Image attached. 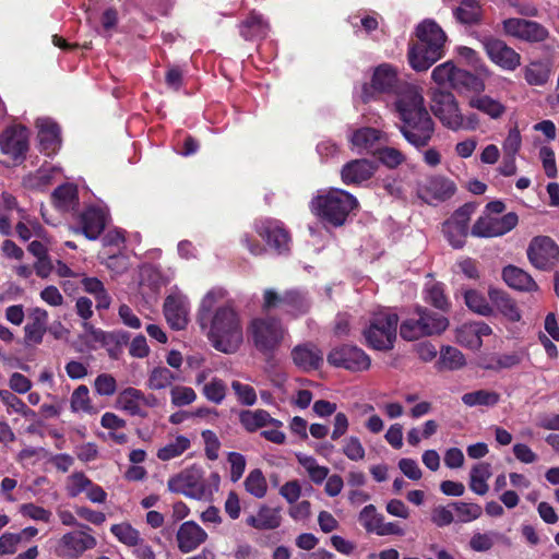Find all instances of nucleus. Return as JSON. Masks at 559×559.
Masks as SVG:
<instances>
[{
    "label": "nucleus",
    "mask_w": 559,
    "mask_h": 559,
    "mask_svg": "<svg viewBox=\"0 0 559 559\" xmlns=\"http://www.w3.org/2000/svg\"><path fill=\"white\" fill-rule=\"evenodd\" d=\"M223 298V290H210L200 304L198 322L202 329L209 328L207 338L216 350L234 354L243 341L242 324L240 314L231 304L214 309L215 304Z\"/></svg>",
    "instance_id": "f257e3e1"
},
{
    "label": "nucleus",
    "mask_w": 559,
    "mask_h": 559,
    "mask_svg": "<svg viewBox=\"0 0 559 559\" xmlns=\"http://www.w3.org/2000/svg\"><path fill=\"white\" fill-rule=\"evenodd\" d=\"M394 105L400 119L399 130L407 143L416 148L428 146L435 134L436 123L418 90L415 86L406 87Z\"/></svg>",
    "instance_id": "f03ea898"
},
{
    "label": "nucleus",
    "mask_w": 559,
    "mask_h": 559,
    "mask_svg": "<svg viewBox=\"0 0 559 559\" xmlns=\"http://www.w3.org/2000/svg\"><path fill=\"white\" fill-rule=\"evenodd\" d=\"M416 37L417 41L408 47L407 59L413 70L423 72L442 58L447 36L435 21L426 20L416 27Z\"/></svg>",
    "instance_id": "7ed1b4c3"
},
{
    "label": "nucleus",
    "mask_w": 559,
    "mask_h": 559,
    "mask_svg": "<svg viewBox=\"0 0 559 559\" xmlns=\"http://www.w3.org/2000/svg\"><path fill=\"white\" fill-rule=\"evenodd\" d=\"M359 205L357 199L349 192L332 188L323 194H318L310 202L312 214L321 221L341 227L348 215Z\"/></svg>",
    "instance_id": "20e7f679"
},
{
    "label": "nucleus",
    "mask_w": 559,
    "mask_h": 559,
    "mask_svg": "<svg viewBox=\"0 0 559 559\" xmlns=\"http://www.w3.org/2000/svg\"><path fill=\"white\" fill-rule=\"evenodd\" d=\"M400 318L392 311L373 313L361 331L365 345L373 350L390 352L397 338Z\"/></svg>",
    "instance_id": "39448f33"
},
{
    "label": "nucleus",
    "mask_w": 559,
    "mask_h": 559,
    "mask_svg": "<svg viewBox=\"0 0 559 559\" xmlns=\"http://www.w3.org/2000/svg\"><path fill=\"white\" fill-rule=\"evenodd\" d=\"M417 318H409L400 324V335L405 341H415L424 336L438 335L447 330L449 320L424 307H416Z\"/></svg>",
    "instance_id": "423d86ee"
},
{
    "label": "nucleus",
    "mask_w": 559,
    "mask_h": 559,
    "mask_svg": "<svg viewBox=\"0 0 559 559\" xmlns=\"http://www.w3.org/2000/svg\"><path fill=\"white\" fill-rule=\"evenodd\" d=\"M411 84L399 79L397 70L390 63H381L374 68L370 83L361 86V100L365 104L374 100L379 94H396L397 97L405 93Z\"/></svg>",
    "instance_id": "0eeeda50"
},
{
    "label": "nucleus",
    "mask_w": 559,
    "mask_h": 559,
    "mask_svg": "<svg viewBox=\"0 0 559 559\" xmlns=\"http://www.w3.org/2000/svg\"><path fill=\"white\" fill-rule=\"evenodd\" d=\"M284 333L281 321L273 317L254 318L248 325V335L253 346L265 356L273 355L280 347Z\"/></svg>",
    "instance_id": "6e6552de"
},
{
    "label": "nucleus",
    "mask_w": 559,
    "mask_h": 559,
    "mask_svg": "<svg viewBox=\"0 0 559 559\" xmlns=\"http://www.w3.org/2000/svg\"><path fill=\"white\" fill-rule=\"evenodd\" d=\"M329 365L343 368L350 372H362L371 366L370 356L354 344H342L333 347L326 356Z\"/></svg>",
    "instance_id": "1a4fd4ad"
},
{
    "label": "nucleus",
    "mask_w": 559,
    "mask_h": 559,
    "mask_svg": "<svg viewBox=\"0 0 559 559\" xmlns=\"http://www.w3.org/2000/svg\"><path fill=\"white\" fill-rule=\"evenodd\" d=\"M430 108L433 115L448 129L457 131L461 124V111L454 95L441 88L431 90Z\"/></svg>",
    "instance_id": "9d476101"
},
{
    "label": "nucleus",
    "mask_w": 559,
    "mask_h": 559,
    "mask_svg": "<svg viewBox=\"0 0 559 559\" xmlns=\"http://www.w3.org/2000/svg\"><path fill=\"white\" fill-rule=\"evenodd\" d=\"M253 229L277 254L287 253L290 250L292 237L283 222L275 218L255 219Z\"/></svg>",
    "instance_id": "9b49d317"
},
{
    "label": "nucleus",
    "mask_w": 559,
    "mask_h": 559,
    "mask_svg": "<svg viewBox=\"0 0 559 559\" xmlns=\"http://www.w3.org/2000/svg\"><path fill=\"white\" fill-rule=\"evenodd\" d=\"M526 253L531 264L543 271L551 270L559 261V246L549 236L534 237Z\"/></svg>",
    "instance_id": "f8f14e48"
},
{
    "label": "nucleus",
    "mask_w": 559,
    "mask_h": 559,
    "mask_svg": "<svg viewBox=\"0 0 559 559\" xmlns=\"http://www.w3.org/2000/svg\"><path fill=\"white\" fill-rule=\"evenodd\" d=\"M502 28L506 35L530 44L543 43L549 37V31L543 24L526 19H506Z\"/></svg>",
    "instance_id": "ddd939ff"
},
{
    "label": "nucleus",
    "mask_w": 559,
    "mask_h": 559,
    "mask_svg": "<svg viewBox=\"0 0 559 559\" xmlns=\"http://www.w3.org/2000/svg\"><path fill=\"white\" fill-rule=\"evenodd\" d=\"M168 490L181 493L193 499H201L205 495L203 471L192 466L170 477L167 483Z\"/></svg>",
    "instance_id": "4468645a"
},
{
    "label": "nucleus",
    "mask_w": 559,
    "mask_h": 559,
    "mask_svg": "<svg viewBox=\"0 0 559 559\" xmlns=\"http://www.w3.org/2000/svg\"><path fill=\"white\" fill-rule=\"evenodd\" d=\"M519 222L516 213L509 212L501 217L485 214L474 223L471 235L478 238H493L511 231Z\"/></svg>",
    "instance_id": "2eb2a0df"
},
{
    "label": "nucleus",
    "mask_w": 559,
    "mask_h": 559,
    "mask_svg": "<svg viewBox=\"0 0 559 559\" xmlns=\"http://www.w3.org/2000/svg\"><path fill=\"white\" fill-rule=\"evenodd\" d=\"M29 131L24 126L7 128L0 136V147L3 154L9 155L16 164L26 159L29 148Z\"/></svg>",
    "instance_id": "dca6fc26"
},
{
    "label": "nucleus",
    "mask_w": 559,
    "mask_h": 559,
    "mask_svg": "<svg viewBox=\"0 0 559 559\" xmlns=\"http://www.w3.org/2000/svg\"><path fill=\"white\" fill-rule=\"evenodd\" d=\"M484 49L492 63L506 71H514L521 66V55L504 40L489 36L483 39Z\"/></svg>",
    "instance_id": "f3484780"
},
{
    "label": "nucleus",
    "mask_w": 559,
    "mask_h": 559,
    "mask_svg": "<svg viewBox=\"0 0 559 559\" xmlns=\"http://www.w3.org/2000/svg\"><path fill=\"white\" fill-rule=\"evenodd\" d=\"M96 538L85 531H74L64 534L58 545V554L61 557L76 559L86 550L96 546Z\"/></svg>",
    "instance_id": "a211bd4d"
},
{
    "label": "nucleus",
    "mask_w": 559,
    "mask_h": 559,
    "mask_svg": "<svg viewBox=\"0 0 559 559\" xmlns=\"http://www.w3.org/2000/svg\"><path fill=\"white\" fill-rule=\"evenodd\" d=\"M209 538V534L195 521L182 522L176 533L177 547L182 554L197 550Z\"/></svg>",
    "instance_id": "6ab92c4d"
},
{
    "label": "nucleus",
    "mask_w": 559,
    "mask_h": 559,
    "mask_svg": "<svg viewBox=\"0 0 559 559\" xmlns=\"http://www.w3.org/2000/svg\"><path fill=\"white\" fill-rule=\"evenodd\" d=\"M164 316L173 330L186 329L189 316V301L186 297L177 294L168 295L165 298Z\"/></svg>",
    "instance_id": "aec40b11"
},
{
    "label": "nucleus",
    "mask_w": 559,
    "mask_h": 559,
    "mask_svg": "<svg viewBox=\"0 0 559 559\" xmlns=\"http://www.w3.org/2000/svg\"><path fill=\"white\" fill-rule=\"evenodd\" d=\"M290 356L295 366L305 372L318 370L323 365L322 350L311 342L296 345Z\"/></svg>",
    "instance_id": "412c9836"
},
{
    "label": "nucleus",
    "mask_w": 559,
    "mask_h": 559,
    "mask_svg": "<svg viewBox=\"0 0 559 559\" xmlns=\"http://www.w3.org/2000/svg\"><path fill=\"white\" fill-rule=\"evenodd\" d=\"M378 169L373 160L367 158L353 159L343 165L341 178L345 185H361L369 180Z\"/></svg>",
    "instance_id": "4be33fe9"
},
{
    "label": "nucleus",
    "mask_w": 559,
    "mask_h": 559,
    "mask_svg": "<svg viewBox=\"0 0 559 559\" xmlns=\"http://www.w3.org/2000/svg\"><path fill=\"white\" fill-rule=\"evenodd\" d=\"M239 35L248 41L264 39L270 32L269 21L255 10H251L238 24Z\"/></svg>",
    "instance_id": "5701e85b"
},
{
    "label": "nucleus",
    "mask_w": 559,
    "mask_h": 559,
    "mask_svg": "<svg viewBox=\"0 0 559 559\" xmlns=\"http://www.w3.org/2000/svg\"><path fill=\"white\" fill-rule=\"evenodd\" d=\"M81 230L88 240H96L106 227L105 212L95 206H90L80 215Z\"/></svg>",
    "instance_id": "b1692460"
},
{
    "label": "nucleus",
    "mask_w": 559,
    "mask_h": 559,
    "mask_svg": "<svg viewBox=\"0 0 559 559\" xmlns=\"http://www.w3.org/2000/svg\"><path fill=\"white\" fill-rule=\"evenodd\" d=\"M239 423L247 432H255L266 426L282 427V421L273 418L265 409H243L239 413Z\"/></svg>",
    "instance_id": "393cba45"
},
{
    "label": "nucleus",
    "mask_w": 559,
    "mask_h": 559,
    "mask_svg": "<svg viewBox=\"0 0 559 559\" xmlns=\"http://www.w3.org/2000/svg\"><path fill=\"white\" fill-rule=\"evenodd\" d=\"M311 309V301L306 292L300 289H287L284 292L283 312L290 319H297L307 314Z\"/></svg>",
    "instance_id": "a878e982"
},
{
    "label": "nucleus",
    "mask_w": 559,
    "mask_h": 559,
    "mask_svg": "<svg viewBox=\"0 0 559 559\" xmlns=\"http://www.w3.org/2000/svg\"><path fill=\"white\" fill-rule=\"evenodd\" d=\"M502 278L506 284L520 292H536L538 285L534 278L524 270L515 265H507L502 270Z\"/></svg>",
    "instance_id": "bb28decb"
},
{
    "label": "nucleus",
    "mask_w": 559,
    "mask_h": 559,
    "mask_svg": "<svg viewBox=\"0 0 559 559\" xmlns=\"http://www.w3.org/2000/svg\"><path fill=\"white\" fill-rule=\"evenodd\" d=\"M488 296L492 305L506 319L511 322H519L521 320L522 316L518 304L507 292L490 288Z\"/></svg>",
    "instance_id": "cd10ccee"
},
{
    "label": "nucleus",
    "mask_w": 559,
    "mask_h": 559,
    "mask_svg": "<svg viewBox=\"0 0 559 559\" xmlns=\"http://www.w3.org/2000/svg\"><path fill=\"white\" fill-rule=\"evenodd\" d=\"M39 151L47 156L55 154L60 145V127L56 122L46 121L38 131Z\"/></svg>",
    "instance_id": "c85d7f7f"
},
{
    "label": "nucleus",
    "mask_w": 559,
    "mask_h": 559,
    "mask_svg": "<svg viewBox=\"0 0 559 559\" xmlns=\"http://www.w3.org/2000/svg\"><path fill=\"white\" fill-rule=\"evenodd\" d=\"M382 139V132L376 128L362 127L352 133L350 142L359 151H367L372 154L377 152L378 144Z\"/></svg>",
    "instance_id": "c756f323"
},
{
    "label": "nucleus",
    "mask_w": 559,
    "mask_h": 559,
    "mask_svg": "<svg viewBox=\"0 0 559 559\" xmlns=\"http://www.w3.org/2000/svg\"><path fill=\"white\" fill-rule=\"evenodd\" d=\"M468 105L471 108L495 120L500 119L507 111V107L501 102L483 93L473 95L468 100Z\"/></svg>",
    "instance_id": "7c9ffc66"
},
{
    "label": "nucleus",
    "mask_w": 559,
    "mask_h": 559,
    "mask_svg": "<svg viewBox=\"0 0 559 559\" xmlns=\"http://www.w3.org/2000/svg\"><path fill=\"white\" fill-rule=\"evenodd\" d=\"M51 202L53 206L60 212H70L79 203L76 187L70 183H64L57 187L51 193Z\"/></svg>",
    "instance_id": "2f4dec72"
},
{
    "label": "nucleus",
    "mask_w": 559,
    "mask_h": 559,
    "mask_svg": "<svg viewBox=\"0 0 559 559\" xmlns=\"http://www.w3.org/2000/svg\"><path fill=\"white\" fill-rule=\"evenodd\" d=\"M141 399H143V392L129 386L119 393L117 403L129 415L145 418L147 417V412L141 408Z\"/></svg>",
    "instance_id": "473e14b6"
},
{
    "label": "nucleus",
    "mask_w": 559,
    "mask_h": 559,
    "mask_svg": "<svg viewBox=\"0 0 559 559\" xmlns=\"http://www.w3.org/2000/svg\"><path fill=\"white\" fill-rule=\"evenodd\" d=\"M247 524L257 530H275L280 527L282 523V516L280 509H272L266 506H262L257 515H250L247 518Z\"/></svg>",
    "instance_id": "72a5a7b5"
},
{
    "label": "nucleus",
    "mask_w": 559,
    "mask_h": 559,
    "mask_svg": "<svg viewBox=\"0 0 559 559\" xmlns=\"http://www.w3.org/2000/svg\"><path fill=\"white\" fill-rule=\"evenodd\" d=\"M485 82L476 74L463 69H456L454 78H452V88L460 93L473 92L476 94L485 91Z\"/></svg>",
    "instance_id": "f704fd0d"
},
{
    "label": "nucleus",
    "mask_w": 559,
    "mask_h": 559,
    "mask_svg": "<svg viewBox=\"0 0 559 559\" xmlns=\"http://www.w3.org/2000/svg\"><path fill=\"white\" fill-rule=\"evenodd\" d=\"M425 190L433 200L444 202L454 195L456 187L452 180L437 176L428 180Z\"/></svg>",
    "instance_id": "c9c22d12"
},
{
    "label": "nucleus",
    "mask_w": 559,
    "mask_h": 559,
    "mask_svg": "<svg viewBox=\"0 0 559 559\" xmlns=\"http://www.w3.org/2000/svg\"><path fill=\"white\" fill-rule=\"evenodd\" d=\"M453 14L461 24L475 25L480 23L483 11L478 0H462Z\"/></svg>",
    "instance_id": "e433bc0d"
},
{
    "label": "nucleus",
    "mask_w": 559,
    "mask_h": 559,
    "mask_svg": "<svg viewBox=\"0 0 559 559\" xmlns=\"http://www.w3.org/2000/svg\"><path fill=\"white\" fill-rule=\"evenodd\" d=\"M491 476V466L489 463L481 462L476 464L471 471L469 488L475 493L484 496L488 491L487 479Z\"/></svg>",
    "instance_id": "4c0bfd02"
},
{
    "label": "nucleus",
    "mask_w": 559,
    "mask_h": 559,
    "mask_svg": "<svg viewBox=\"0 0 559 559\" xmlns=\"http://www.w3.org/2000/svg\"><path fill=\"white\" fill-rule=\"evenodd\" d=\"M440 370H457L466 365L463 353L453 346H442L437 362Z\"/></svg>",
    "instance_id": "58836bf2"
},
{
    "label": "nucleus",
    "mask_w": 559,
    "mask_h": 559,
    "mask_svg": "<svg viewBox=\"0 0 559 559\" xmlns=\"http://www.w3.org/2000/svg\"><path fill=\"white\" fill-rule=\"evenodd\" d=\"M468 230L464 225L454 223L449 218L442 224V233L454 249L464 247Z\"/></svg>",
    "instance_id": "ea45409f"
},
{
    "label": "nucleus",
    "mask_w": 559,
    "mask_h": 559,
    "mask_svg": "<svg viewBox=\"0 0 559 559\" xmlns=\"http://www.w3.org/2000/svg\"><path fill=\"white\" fill-rule=\"evenodd\" d=\"M71 409L74 413L83 412L86 414H96L98 411L92 404L90 399V390L86 385H79L71 394Z\"/></svg>",
    "instance_id": "a19ab883"
},
{
    "label": "nucleus",
    "mask_w": 559,
    "mask_h": 559,
    "mask_svg": "<svg viewBox=\"0 0 559 559\" xmlns=\"http://www.w3.org/2000/svg\"><path fill=\"white\" fill-rule=\"evenodd\" d=\"M500 401V394L493 391L477 390L465 393L462 402L469 407L473 406H495Z\"/></svg>",
    "instance_id": "79ce46f5"
},
{
    "label": "nucleus",
    "mask_w": 559,
    "mask_h": 559,
    "mask_svg": "<svg viewBox=\"0 0 559 559\" xmlns=\"http://www.w3.org/2000/svg\"><path fill=\"white\" fill-rule=\"evenodd\" d=\"M110 532L120 543L129 547H135L140 545V532L135 530L130 523L122 522L119 524H114L110 527Z\"/></svg>",
    "instance_id": "37998d69"
},
{
    "label": "nucleus",
    "mask_w": 559,
    "mask_h": 559,
    "mask_svg": "<svg viewBox=\"0 0 559 559\" xmlns=\"http://www.w3.org/2000/svg\"><path fill=\"white\" fill-rule=\"evenodd\" d=\"M465 305L469 310L480 316L488 317L492 313V307L488 304L485 296L475 290L466 289L463 294Z\"/></svg>",
    "instance_id": "c03bdc74"
},
{
    "label": "nucleus",
    "mask_w": 559,
    "mask_h": 559,
    "mask_svg": "<svg viewBox=\"0 0 559 559\" xmlns=\"http://www.w3.org/2000/svg\"><path fill=\"white\" fill-rule=\"evenodd\" d=\"M298 463L307 471L310 479L314 484H322L329 475V468L321 466L317 463V460L310 455L298 454Z\"/></svg>",
    "instance_id": "a18cd8bd"
},
{
    "label": "nucleus",
    "mask_w": 559,
    "mask_h": 559,
    "mask_svg": "<svg viewBox=\"0 0 559 559\" xmlns=\"http://www.w3.org/2000/svg\"><path fill=\"white\" fill-rule=\"evenodd\" d=\"M176 379L177 377L175 376V373L170 371L168 368L156 367L151 371L148 376L147 386L151 390H162L171 385V383Z\"/></svg>",
    "instance_id": "49530a36"
},
{
    "label": "nucleus",
    "mask_w": 559,
    "mask_h": 559,
    "mask_svg": "<svg viewBox=\"0 0 559 559\" xmlns=\"http://www.w3.org/2000/svg\"><path fill=\"white\" fill-rule=\"evenodd\" d=\"M425 300L442 312H448L451 308V302L445 296L444 287L441 283H435L427 289Z\"/></svg>",
    "instance_id": "de8ad7c7"
},
{
    "label": "nucleus",
    "mask_w": 559,
    "mask_h": 559,
    "mask_svg": "<svg viewBox=\"0 0 559 559\" xmlns=\"http://www.w3.org/2000/svg\"><path fill=\"white\" fill-rule=\"evenodd\" d=\"M190 440L185 436H178L174 442L166 444L157 451L160 461H169L181 455L190 448Z\"/></svg>",
    "instance_id": "09e8293b"
},
{
    "label": "nucleus",
    "mask_w": 559,
    "mask_h": 559,
    "mask_svg": "<svg viewBox=\"0 0 559 559\" xmlns=\"http://www.w3.org/2000/svg\"><path fill=\"white\" fill-rule=\"evenodd\" d=\"M245 488L255 498H263L265 496L267 484L261 469L255 468L249 473L245 480Z\"/></svg>",
    "instance_id": "8fccbe9b"
},
{
    "label": "nucleus",
    "mask_w": 559,
    "mask_h": 559,
    "mask_svg": "<svg viewBox=\"0 0 559 559\" xmlns=\"http://www.w3.org/2000/svg\"><path fill=\"white\" fill-rule=\"evenodd\" d=\"M358 520L368 533L377 534L384 516L377 512L373 504H368L360 511Z\"/></svg>",
    "instance_id": "3c124183"
},
{
    "label": "nucleus",
    "mask_w": 559,
    "mask_h": 559,
    "mask_svg": "<svg viewBox=\"0 0 559 559\" xmlns=\"http://www.w3.org/2000/svg\"><path fill=\"white\" fill-rule=\"evenodd\" d=\"M492 333V329L484 322L472 324L468 329L463 330L459 336L460 341L464 343L463 336L471 335V341H468V345L471 348H479L483 344L481 337L489 336Z\"/></svg>",
    "instance_id": "603ef678"
},
{
    "label": "nucleus",
    "mask_w": 559,
    "mask_h": 559,
    "mask_svg": "<svg viewBox=\"0 0 559 559\" xmlns=\"http://www.w3.org/2000/svg\"><path fill=\"white\" fill-rule=\"evenodd\" d=\"M374 154H377L379 162L390 169L397 168L405 162V155L395 147H379Z\"/></svg>",
    "instance_id": "864d4df0"
},
{
    "label": "nucleus",
    "mask_w": 559,
    "mask_h": 559,
    "mask_svg": "<svg viewBox=\"0 0 559 559\" xmlns=\"http://www.w3.org/2000/svg\"><path fill=\"white\" fill-rule=\"evenodd\" d=\"M227 386L222 379L213 378L203 386V395L215 404H221L226 396Z\"/></svg>",
    "instance_id": "5fc2aeb1"
},
{
    "label": "nucleus",
    "mask_w": 559,
    "mask_h": 559,
    "mask_svg": "<svg viewBox=\"0 0 559 559\" xmlns=\"http://www.w3.org/2000/svg\"><path fill=\"white\" fill-rule=\"evenodd\" d=\"M452 507L457 514L459 521L461 522H471L478 519L481 513V507L477 503H466V502H452L449 504Z\"/></svg>",
    "instance_id": "6e6d98bb"
},
{
    "label": "nucleus",
    "mask_w": 559,
    "mask_h": 559,
    "mask_svg": "<svg viewBox=\"0 0 559 559\" xmlns=\"http://www.w3.org/2000/svg\"><path fill=\"white\" fill-rule=\"evenodd\" d=\"M51 176L43 169H38L35 173H29L22 179L24 188L29 190H41L50 185Z\"/></svg>",
    "instance_id": "4d7b16f0"
},
{
    "label": "nucleus",
    "mask_w": 559,
    "mask_h": 559,
    "mask_svg": "<svg viewBox=\"0 0 559 559\" xmlns=\"http://www.w3.org/2000/svg\"><path fill=\"white\" fill-rule=\"evenodd\" d=\"M456 69L451 61H447L432 70L431 79L438 85L449 84L452 87V78H454Z\"/></svg>",
    "instance_id": "13d9d810"
},
{
    "label": "nucleus",
    "mask_w": 559,
    "mask_h": 559,
    "mask_svg": "<svg viewBox=\"0 0 559 559\" xmlns=\"http://www.w3.org/2000/svg\"><path fill=\"white\" fill-rule=\"evenodd\" d=\"M70 484L67 487L68 496L71 498H75L81 495L83 491H87L90 485H92V480L83 473L75 472L69 477Z\"/></svg>",
    "instance_id": "bf43d9fd"
},
{
    "label": "nucleus",
    "mask_w": 559,
    "mask_h": 559,
    "mask_svg": "<svg viewBox=\"0 0 559 559\" xmlns=\"http://www.w3.org/2000/svg\"><path fill=\"white\" fill-rule=\"evenodd\" d=\"M231 389L234 390L238 401L246 406H252L257 402V393L253 386L243 384L239 381L231 382Z\"/></svg>",
    "instance_id": "052dcab7"
},
{
    "label": "nucleus",
    "mask_w": 559,
    "mask_h": 559,
    "mask_svg": "<svg viewBox=\"0 0 559 559\" xmlns=\"http://www.w3.org/2000/svg\"><path fill=\"white\" fill-rule=\"evenodd\" d=\"M524 78L530 85H544L548 81V73L540 63L533 62L525 68Z\"/></svg>",
    "instance_id": "680f3d73"
},
{
    "label": "nucleus",
    "mask_w": 559,
    "mask_h": 559,
    "mask_svg": "<svg viewBox=\"0 0 559 559\" xmlns=\"http://www.w3.org/2000/svg\"><path fill=\"white\" fill-rule=\"evenodd\" d=\"M94 388L99 395L111 396L117 390V382L111 374L102 373L96 377Z\"/></svg>",
    "instance_id": "e2e57ef3"
},
{
    "label": "nucleus",
    "mask_w": 559,
    "mask_h": 559,
    "mask_svg": "<svg viewBox=\"0 0 559 559\" xmlns=\"http://www.w3.org/2000/svg\"><path fill=\"white\" fill-rule=\"evenodd\" d=\"M275 309H284V293H277L273 288H266L263 292L262 310L270 312Z\"/></svg>",
    "instance_id": "0e129e2a"
},
{
    "label": "nucleus",
    "mask_w": 559,
    "mask_h": 559,
    "mask_svg": "<svg viewBox=\"0 0 559 559\" xmlns=\"http://www.w3.org/2000/svg\"><path fill=\"white\" fill-rule=\"evenodd\" d=\"M20 512L22 515L36 520L41 521L45 523L50 522L51 512L43 507L36 506L34 503H23L20 507Z\"/></svg>",
    "instance_id": "69168bd1"
},
{
    "label": "nucleus",
    "mask_w": 559,
    "mask_h": 559,
    "mask_svg": "<svg viewBox=\"0 0 559 559\" xmlns=\"http://www.w3.org/2000/svg\"><path fill=\"white\" fill-rule=\"evenodd\" d=\"M343 453L350 461L364 460L366 455L365 448L362 447L360 440L354 436L346 439L345 444L343 447Z\"/></svg>",
    "instance_id": "338daca9"
},
{
    "label": "nucleus",
    "mask_w": 559,
    "mask_h": 559,
    "mask_svg": "<svg viewBox=\"0 0 559 559\" xmlns=\"http://www.w3.org/2000/svg\"><path fill=\"white\" fill-rule=\"evenodd\" d=\"M47 331L46 325H41L34 322H28L24 326V342L26 345L31 344H40L43 342L44 335Z\"/></svg>",
    "instance_id": "774afa93"
}]
</instances>
